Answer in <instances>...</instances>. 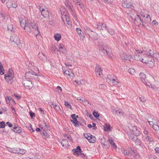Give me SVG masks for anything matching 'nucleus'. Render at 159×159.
Segmentation results:
<instances>
[{
    "label": "nucleus",
    "instance_id": "44",
    "mask_svg": "<svg viewBox=\"0 0 159 159\" xmlns=\"http://www.w3.org/2000/svg\"><path fill=\"white\" fill-rule=\"evenodd\" d=\"M76 30L77 32V33L78 34L80 35V36H81V34H83V33H82V32L81 31V29L80 28H77L76 29Z\"/></svg>",
    "mask_w": 159,
    "mask_h": 159
},
{
    "label": "nucleus",
    "instance_id": "57",
    "mask_svg": "<svg viewBox=\"0 0 159 159\" xmlns=\"http://www.w3.org/2000/svg\"><path fill=\"white\" fill-rule=\"evenodd\" d=\"M43 136L44 137V138H47L49 137V135L48 134L47 132H45V134H43Z\"/></svg>",
    "mask_w": 159,
    "mask_h": 159
},
{
    "label": "nucleus",
    "instance_id": "37",
    "mask_svg": "<svg viewBox=\"0 0 159 159\" xmlns=\"http://www.w3.org/2000/svg\"><path fill=\"white\" fill-rule=\"evenodd\" d=\"M156 131H157L159 130V126L157 124V123L156 122L152 127Z\"/></svg>",
    "mask_w": 159,
    "mask_h": 159
},
{
    "label": "nucleus",
    "instance_id": "64",
    "mask_svg": "<svg viewBox=\"0 0 159 159\" xmlns=\"http://www.w3.org/2000/svg\"><path fill=\"white\" fill-rule=\"evenodd\" d=\"M30 131L31 132H33L34 131V130L33 129L32 127V125H31L30 126Z\"/></svg>",
    "mask_w": 159,
    "mask_h": 159
},
{
    "label": "nucleus",
    "instance_id": "29",
    "mask_svg": "<svg viewBox=\"0 0 159 159\" xmlns=\"http://www.w3.org/2000/svg\"><path fill=\"white\" fill-rule=\"evenodd\" d=\"M61 143L63 147L65 146L66 147L68 144V141L66 139L63 140L61 142Z\"/></svg>",
    "mask_w": 159,
    "mask_h": 159
},
{
    "label": "nucleus",
    "instance_id": "26",
    "mask_svg": "<svg viewBox=\"0 0 159 159\" xmlns=\"http://www.w3.org/2000/svg\"><path fill=\"white\" fill-rule=\"evenodd\" d=\"M96 139L95 136L91 134L89 137L88 140L90 143H94L96 141Z\"/></svg>",
    "mask_w": 159,
    "mask_h": 159
},
{
    "label": "nucleus",
    "instance_id": "38",
    "mask_svg": "<svg viewBox=\"0 0 159 159\" xmlns=\"http://www.w3.org/2000/svg\"><path fill=\"white\" fill-rule=\"evenodd\" d=\"M109 142L111 144V146H113V148H114L115 149L117 148L115 143H114V141L111 139L109 140Z\"/></svg>",
    "mask_w": 159,
    "mask_h": 159
},
{
    "label": "nucleus",
    "instance_id": "62",
    "mask_svg": "<svg viewBox=\"0 0 159 159\" xmlns=\"http://www.w3.org/2000/svg\"><path fill=\"white\" fill-rule=\"evenodd\" d=\"M76 99L78 102L80 103H82V100L83 99H82L81 98H77Z\"/></svg>",
    "mask_w": 159,
    "mask_h": 159
},
{
    "label": "nucleus",
    "instance_id": "15",
    "mask_svg": "<svg viewBox=\"0 0 159 159\" xmlns=\"http://www.w3.org/2000/svg\"><path fill=\"white\" fill-rule=\"evenodd\" d=\"M141 16L142 17H145V16L143 15L142 14H140L139 15H137V17H135V18H134V17H133L132 16H131V17L132 18V20L134 21H138V20H139V21H141V22L143 21V20H142L140 18Z\"/></svg>",
    "mask_w": 159,
    "mask_h": 159
},
{
    "label": "nucleus",
    "instance_id": "5",
    "mask_svg": "<svg viewBox=\"0 0 159 159\" xmlns=\"http://www.w3.org/2000/svg\"><path fill=\"white\" fill-rule=\"evenodd\" d=\"M37 73L33 71L32 70L27 72L25 74V77L26 79H32L33 78H35V77L37 78L38 77L37 75Z\"/></svg>",
    "mask_w": 159,
    "mask_h": 159
},
{
    "label": "nucleus",
    "instance_id": "34",
    "mask_svg": "<svg viewBox=\"0 0 159 159\" xmlns=\"http://www.w3.org/2000/svg\"><path fill=\"white\" fill-rule=\"evenodd\" d=\"M128 72L132 75H134L135 73V70L132 68H130L128 70Z\"/></svg>",
    "mask_w": 159,
    "mask_h": 159
},
{
    "label": "nucleus",
    "instance_id": "18",
    "mask_svg": "<svg viewBox=\"0 0 159 159\" xmlns=\"http://www.w3.org/2000/svg\"><path fill=\"white\" fill-rule=\"evenodd\" d=\"M38 57L42 61L45 62L47 60V57L43 52H39L38 54Z\"/></svg>",
    "mask_w": 159,
    "mask_h": 159
},
{
    "label": "nucleus",
    "instance_id": "55",
    "mask_svg": "<svg viewBox=\"0 0 159 159\" xmlns=\"http://www.w3.org/2000/svg\"><path fill=\"white\" fill-rule=\"evenodd\" d=\"M90 135H91V134H84V137L86 139H88V138Z\"/></svg>",
    "mask_w": 159,
    "mask_h": 159
},
{
    "label": "nucleus",
    "instance_id": "43",
    "mask_svg": "<svg viewBox=\"0 0 159 159\" xmlns=\"http://www.w3.org/2000/svg\"><path fill=\"white\" fill-rule=\"evenodd\" d=\"M64 104L65 106L69 108L70 109H72V108L71 107L70 105L67 101H65Z\"/></svg>",
    "mask_w": 159,
    "mask_h": 159
},
{
    "label": "nucleus",
    "instance_id": "31",
    "mask_svg": "<svg viewBox=\"0 0 159 159\" xmlns=\"http://www.w3.org/2000/svg\"><path fill=\"white\" fill-rule=\"evenodd\" d=\"M54 37L56 40L59 41L60 40L61 36V34H57L54 35Z\"/></svg>",
    "mask_w": 159,
    "mask_h": 159
},
{
    "label": "nucleus",
    "instance_id": "16",
    "mask_svg": "<svg viewBox=\"0 0 159 159\" xmlns=\"http://www.w3.org/2000/svg\"><path fill=\"white\" fill-rule=\"evenodd\" d=\"M66 6L68 7L70 11L72 12V14L74 16H75V14L74 13L72 7L71 6L70 3L68 1H66L65 2Z\"/></svg>",
    "mask_w": 159,
    "mask_h": 159
},
{
    "label": "nucleus",
    "instance_id": "20",
    "mask_svg": "<svg viewBox=\"0 0 159 159\" xmlns=\"http://www.w3.org/2000/svg\"><path fill=\"white\" fill-rule=\"evenodd\" d=\"M61 13L62 15L61 17V19L62 21L64 22V23L66 24V22H67V20H68L69 17L66 14H63L62 12L61 11Z\"/></svg>",
    "mask_w": 159,
    "mask_h": 159
},
{
    "label": "nucleus",
    "instance_id": "52",
    "mask_svg": "<svg viewBox=\"0 0 159 159\" xmlns=\"http://www.w3.org/2000/svg\"><path fill=\"white\" fill-rule=\"evenodd\" d=\"M4 69L2 66H0V74L1 75H3L4 74V72H3Z\"/></svg>",
    "mask_w": 159,
    "mask_h": 159
},
{
    "label": "nucleus",
    "instance_id": "53",
    "mask_svg": "<svg viewBox=\"0 0 159 159\" xmlns=\"http://www.w3.org/2000/svg\"><path fill=\"white\" fill-rule=\"evenodd\" d=\"M107 29V31L110 34H114V30H108Z\"/></svg>",
    "mask_w": 159,
    "mask_h": 159
},
{
    "label": "nucleus",
    "instance_id": "40",
    "mask_svg": "<svg viewBox=\"0 0 159 159\" xmlns=\"http://www.w3.org/2000/svg\"><path fill=\"white\" fill-rule=\"evenodd\" d=\"M51 49L52 51H53V52H56L58 51L57 48L56 47V46H55L54 45H52L51 48Z\"/></svg>",
    "mask_w": 159,
    "mask_h": 159
},
{
    "label": "nucleus",
    "instance_id": "50",
    "mask_svg": "<svg viewBox=\"0 0 159 159\" xmlns=\"http://www.w3.org/2000/svg\"><path fill=\"white\" fill-rule=\"evenodd\" d=\"M77 7L78 8H82L84 7V5L82 4L81 2H80V3L77 4Z\"/></svg>",
    "mask_w": 159,
    "mask_h": 159
},
{
    "label": "nucleus",
    "instance_id": "27",
    "mask_svg": "<svg viewBox=\"0 0 159 159\" xmlns=\"http://www.w3.org/2000/svg\"><path fill=\"white\" fill-rule=\"evenodd\" d=\"M112 113L114 114H116L118 116H121V115H123L122 112L121 111L119 110H116L115 109H113L112 110Z\"/></svg>",
    "mask_w": 159,
    "mask_h": 159
},
{
    "label": "nucleus",
    "instance_id": "51",
    "mask_svg": "<svg viewBox=\"0 0 159 159\" xmlns=\"http://www.w3.org/2000/svg\"><path fill=\"white\" fill-rule=\"evenodd\" d=\"M110 126L109 125H107L106 126L104 127V130L105 131H109L110 129Z\"/></svg>",
    "mask_w": 159,
    "mask_h": 159
},
{
    "label": "nucleus",
    "instance_id": "47",
    "mask_svg": "<svg viewBox=\"0 0 159 159\" xmlns=\"http://www.w3.org/2000/svg\"><path fill=\"white\" fill-rule=\"evenodd\" d=\"M49 104H50V106L51 107V108H53L54 109H55L56 107L57 106L56 104H54L52 102H50L49 103Z\"/></svg>",
    "mask_w": 159,
    "mask_h": 159
},
{
    "label": "nucleus",
    "instance_id": "42",
    "mask_svg": "<svg viewBox=\"0 0 159 159\" xmlns=\"http://www.w3.org/2000/svg\"><path fill=\"white\" fill-rule=\"evenodd\" d=\"M139 99L140 101L142 102H145L146 100V98L143 96H141L139 97Z\"/></svg>",
    "mask_w": 159,
    "mask_h": 159
},
{
    "label": "nucleus",
    "instance_id": "9",
    "mask_svg": "<svg viewBox=\"0 0 159 159\" xmlns=\"http://www.w3.org/2000/svg\"><path fill=\"white\" fill-rule=\"evenodd\" d=\"M26 88L30 89L33 86V84L30 79H26L23 82Z\"/></svg>",
    "mask_w": 159,
    "mask_h": 159
},
{
    "label": "nucleus",
    "instance_id": "19",
    "mask_svg": "<svg viewBox=\"0 0 159 159\" xmlns=\"http://www.w3.org/2000/svg\"><path fill=\"white\" fill-rule=\"evenodd\" d=\"M149 49L152 52V54H150V55H151V57L152 58L153 60V67L154 65V58H155V59H156L157 58H158V57H159V55L157 53H154V51L153 50H152L150 49Z\"/></svg>",
    "mask_w": 159,
    "mask_h": 159
},
{
    "label": "nucleus",
    "instance_id": "56",
    "mask_svg": "<svg viewBox=\"0 0 159 159\" xmlns=\"http://www.w3.org/2000/svg\"><path fill=\"white\" fill-rule=\"evenodd\" d=\"M99 88L101 89H105L106 86L104 85V84H100L99 85Z\"/></svg>",
    "mask_w": 159,
    "mask_h": 159
},
{
    "label": "nucleus",
    "instance_id": "63",
    "mask_svg": "<svg viewBox=\"0 0 159 159\" xmlns=\"http://www.w3.org/2000/svg\"><path fill=\"white\" fill-rule=\"evenodd\" d=\"M155 150L156 153L159 154V147H156L155 148Z\"/></svg>",
    "mask_w": 159,
    "mask_h": 159
},
{
    "label": "nucleus",
    "instance_id": "60",
    "mask_svg": "<svg viewBox=\"0 0 159 159\" xmlns=\"http://www.w3.org/2000/svg\"><path fill=\"white\" fill-rule=\"evenodd\" d=\"M73 1L74 3L75 4L80 3V0H73Z\"/></svg>",
    "mask_w": 159,
    "mask_h": 159
},
{
    "label": "nucleus",
    "instance_id": "22",
    "mask_svg": "<svg viewBox=\"0 0 159 159\" xmlns=\"http://www.w3.org/2000/svg\"><path fill=\"white\" fill-rule=\"evenodd\" d=\"M26 152V150L25 149L18 148L16 149V152L13 151V152L14 153H17L21 154H23L25 153Z\"/></svg>",
    "mask_w": 159,
    "mask_h": 159
},
{
    "label": "nucleus",
    "instance_id": "32",
    "mask_svg": "<svg viewBox=\"0 0 159 159\" xmlns=\"http://www.w3.org/2000/svg\"><path fill=\"white\" fill-rule=\"evenodd\" d=\"M13 129L14 132L18 133H19L21 132V130L20 129V128L18 127H15L13 128Z\"/></svg>",
    "mask_w": 159,
    "mask_h": 159
},
{
    "label": "nucleus",
    "instance_id": "2",
    "mask_svg": "<svg viewBox=\"0 0 159 159\" xmlns=\"http://www.w3.org/2000/svg\"><path fill=\"white\" fill-rule=\"evenodd\" d=\"M20 22L21 27L24 28L28 33H32L36 36L40 33L37 25L34 22H30L27 23L25 19H23Z\"/></svg>",
    "mask_w": 159,
    "mask_h": 159
},
{
    "label": "nucleus",
    "instance_id": "49",
    "mask_svg": "<svg viewBox=\"0 0 159 159\" xmlns=\"http://www.w3.org/2000/svg\"><path fill=\"white\" fill-rule=\"evenodd\" d=\"M93 114L96 118H98L99 116V114L98 112L94 111H93Z\"/></svg>",
    "mask_w": 159,
    "mask_h": 159
},
{
    "label": "nucleus",
    "instance_id": "4",
    "mask_svg": "<svg viewBox=\"0 0 159 159\" xmlns=\"http://www.w3.org/2000/svg\"><path fill=\"white\" fill-rule=\"evenodd\" d=\"M14 75L12 70H9L7 74L5 75V78L8 83H11L13 82Z\"/></svg>",
    "mask_w": 159,
    "mask_h": 159
},
{
    "label": "nucleus",
    "instance_id": "41",
    "mask_svg": "<svg viewBox=\"0 0 159 159\" xmlns=\"http://www.w3.org/2000/svg\"><path fill=\"white\" fill-rule=\"evenodd\" d=\"M82 102L83 104L85 105H88L89 104L90 105H91L89 103V102L88 101L86 100L85 99H83L82 100Z\"/></svg>",
    "mask_w": 159,
    "mask_h": 159
},
{
    "label": "nucleus",
    "instance_id": "17",
    "mask_svg": "<svg viewBox=\"0 0 159 159\" xmlns=\"http://www.w3.org/2000/svg\"><path fill=\"white\" fill-rule=\"evenodd\" d=\"M139 76L142 82L145 85H147L146 80L145 79L146 78L145 75L143 73L141 72L139 74Z\"/></svg>",
    "mask_w": 159,
    "mask_h": 159
},
{
    "label": "nucleus",
    "instance_id": "30",
    "mask_svg": "<svg viewBox=\"0 0 159 159\" xmlns=\"http://www.w3.org/2000/svg\"><path fill=\"white\" fill-rule=\"evenodd\" d=\"M131 133H131L130 132H129L128 133V135H129V138L130 139H131L133 140H134L136 139V138H135L134 137V134H131Z\"/></svg>",
    "mask_w": 159,
    "mask_h": 159
},
{
    "label": "nucleus",
    "instance_id": "58",
    "mask_svg": "<svg viewBox=\"0 0 159 159\" xmlns=\"http://www.w3.org/2000/svg\"><path fill=\"white\" fill-rule=\"evenodd\" d=\"M66 25L67 24L68 25H71V22L69 18L68 19V20H67V22H66V24H65Z\"/></svg>",
    "mask_w": 159,
    "mask_h": 159
},
{
    "label": "nucleus",
    "instance_id": "25",
    "mask_svg": "<svg viewBox=\"0 0 159 159\" xmlns=\"http://www.w3.org/2000/svg\"><path fill=\"white\" fill-rule=\"evenodd\" d=\"M122 5L125 8H129L131 6L130 4L127 1L124 0L122 1Z\"/></svg>",
    "mask_w": 159,
    "mask_h": 159
},
{
    "label": "nucleus",
    "instance_id": "61",
    "mask_svg": "<svg viewBox=\"0 0 159 159\" xmlns=\"http://www.w3.org/2000/svg\"><path fill=\"white\" fill-rule=\"evenodd\" d=\"M55 109L57 111H58L60 110V108L59 106L57 105Z\"/></svg>",
    "mask_w": 159,
    "mask_h": 159
},
{
    "label": "nucleus",
    "instance_id": "24",
    "mask_svg": "<svg viewBox=\"0 0 159 159\" xmlns=\"http://www.w3.org/2000/svg\"><path fill=\"white\" fill-rule=\"evenodd\" d=\"M58 51L59 52H65L66 51V49L65 48L64 45L62 43L59 44V46Z\"/></svg>",
    "mask_w": 159,
    "mask_h": 159
},
{
    "label": "nucleus",
    "instance_id": "7",
    "mask_svg": "<svg viewBox=\"0 0 159 159\" xmlns=\"http://www.w3.org/2000/svg\"><path fill=\"white\" fill-rule=\"evenodd\" d=\"M120 56L121 58L124 60H128L131 62H133L134 59L129 55H127L125 53L123 52H121L120 54Z\"/></svg>",
    "mask_w": 159,
    "mask_h": 159
},
{
    "label": "nucleus",
    "instance_id": "59",
    "mask_svg": "<svg viewBox=\"0 0 159 159\" xmlns=\"http://www.w3.org/2000/svg\"><path fill=\"white\" fill-rule=\"evenodd\" d=\"M105 139L104 138H102L101 139V140L100 141V142L101 143L104 145H105Z\"/></svg>",
    "mask_w": 159,
    "mask_h": 159
},
{
    "label": "nucleus",
    "instance_id": "21",
    "mask_svg": "<svg viewBox=\"0 0 159 159\" xmlns=\"http://www.w3.org/2000/svg\"><path fill=\"white\" fill-rule=\"evenodd\" d=\"M107 26L105 24L98 23V25L97 29L100 30H103L104 29H107Z\"/></svg>",
    "mask_w": 159,
    "mask_h": 159
},
{
    "label": "nucleus",
    "instance_id": "12",
    "mask_svg": "<svg viewBox=\"0 0 159 159\" xmlns=\"http://www.w3.org/2000/svg\"><path fill=\"white\" fill-rule=\"evenodd\" d=\"M107 81H108L109 82H110V83H112L114 85H118V86H119V84H120L118 80L116 78H113L112 79H109L108 78H107Z\"/></svg>",
    "mask_w": 159,
    "mask_h": 159
},
{
    "label": "nucleus",
    "instance_id": "45",
    "mask_svg": "<svg viewBox=\"0 0 159 159\" xmlns=\"http://www.w3.org/2000/svg\"><path fill=\"white\" fill-rule=\"evenodd\" d=\"M6 126L5 123L4 121H2L0 122V128H3Z\"/></svg>",
    "mask_w": 159,
    "mask_h": 159
},
{
    "label": "nucleus",
    "instance_id": "35",
    "mask_svg": "<svg viewBox=\"0 0 159 159\" xmlns=\"http://www.w3.org/2000/svg\"><path fill=\"white\" fill-rule=\"evenodd\" d=\"M72 151L73 152V154L77 156H78L79 155L80 153V151H78L75 149H73L72 150Z\"/></svg>",
    "mask_w": 159,
    "mask_h": 159
},
{
    "label": "nucleus",
    "instance_id": "28",
    "mask_svg": "<svg viewBox=\"0 0 159 159\" xmlns=\"http://www.w3.org/2000/svg\"><path fill=\"white\" fill-rule=\"evenodd\" d=\"M72 118L73 120H71V121L72 122L74 125L75 126L79 127V125L78 123L77 122V120L76 117H75Z\"/></svg>",
    "mask_w": 159,
    "mask_h": 159
},
{
    "label": "nucleus",
    "instance_id": "6",
    "mask_svg": "<svg viewBox=\"0 0 159 159\" xmlns=\"http://www.w3.org/2000/svg\"><path fill=\"white\" fill-rule=\"evenodd\" d=\"M39 10L41 12L42 15L44 18H47L48 19L49 18V13L48 11V10L46 7H42L40 6H39ZM47 20H49L47 19Z\"/></svg>",
    "mask_w": 159,
    "mask_h": 159
},
{
    "label": "nucleus",
    "instance_id": "1",
    "mask_svg": "<svg viewBox=\"0 0 159 159\" xmlns=\"http://www.w3.org/2000/svg\"><path fill=\"white\" fill-rule=\"evenodd\" d=\"M143 56L140 57L139 54H137L134 57L135 60L140 61L142 62L145 63L147 66L152 67L153 64V60L150 55L152 53V52L149 48L145 47L143 48Z\"/></svg>",
    "mask_w": 159,
    "mask_h": 159
},
{
    "label": "nucleus",
    "instance_id": "39",
    "mask_svg": "<svg viewBox=\"0 0 159 159\" xmlns=\"http://www.w3.org/2000/svg\"><path fill=\"white\" fill-rule=\"evenodd\" d=\"M8 30L11 32H13L14 31L12 25L10 24L8 25Z\"/></svg>",
    "mask_w": 159,
    "mask_h": 159
},
{
    "label": "nucleus",
    "instance_id": "3",
    "mask_svg": "<svg viewBox=\"0 0 159 159\" xmlns=\"http://www.w3.org/2000/svg\"><path fill=\"white\" fill-rule=\"evenodd\" d=\"M98 48L99 50L103 52L104 53L106 52L107 54L111 57V52L110 48L107 45L104 44H99L98 45Z\"/></svg>",
    "mask_w": 159,
    "mask_h": 159
},
{
    "label": "nucleus",
    "instance_id": "8",
    "mask_svg": "<svg viewBox=\"0 0 159 159\" xmlns=\"http://www.w3.org/2000/svg\"><path fill=\"white\" fill-rule=\"evenodd\" d=\"M10 41L13 43V44H16L17 45H19L20 43V40L19 37L17 35H13L11 37Z\"/></svg>",
    "mask_w": 159,
    "mask_h": 159
},
{
    "label": "nucleus",
    "instance_id": "48",
    "mask_svg": "<svg viewBox=\"0 0 159 159\" xmlns=\"http://www.w3.org/2000/svg\"><path fill=\"white\" fill-rule=\"evenodd\" d=\"M5 19V16L3 13H0V21H2Z\"/></svg>",
    "mask_w": 159,
    "mask_h": 159
},
{
    "label": "nucleus",
    "instance_id": "14",
    "mask_svg": "<svg viewBox=\"0 0 159 159\" xmlns=\"http://www.w3.org/2000/svg\"><path fill=\"white\" fill-rule=\"evenodd\" d=\"M129 155L132 158H135L136 159H140L139 155L137 152L134 150H131L130 151Z\"/></svg>",
    "mask_w": 159,
    "mask_h": 159
},
{
    "label": "nucleus",
    "instance_id": "33",
    "mask_svg": "<svg viewBox=\"0 0 159 159\" xmlns=\"http://www.w3.org/2000/svg\"><path fill=\"white\" fill-rule=\"evenodd\" d=\"M100 71H102V70L99 66H96L95 68V72L97 76L98 75V73Z\"/></svg>",
    "mask_w": 159,
    "mask_h": 159
},
{
    "label": "nucleus",
    "instance_id": "54",
    "mask_svg": "<svg viewBox=\"0 0 159 159\" xmlns=\"http://www.w3.org/2000/svg\"><path fill=\"white\" fill-rule=\"evenodd\" d=\"M148 122L149 124L151 126H152V127H153V126L154 125V124H155V123L156 122H153L152 121H148Z\"/></svg>",
    "mask_w": 159,
    "mask_h": 159
},
{
    "label": "nucleus",
    "instance_id": "10",
    "mask_svg": "<svg viewBox=\"0 0 159 159\" xmlns=\"http://www.w3.org/2000/svg\"><path fill=\"white\" fill-rule=\"evenodd\" d=\"M6 4L8 8L12 7L13 8H16L17 6L16 2L14 1H8L7 2Z\"/></svg>",
    "mask_w": 159,
    "mask_h": 159
},
{
    "label": "nucleus",
    "instance_id": "23",
    "mask_svg": "<svg viewBox=\"0 0 159 159\" xmlns=\"http://www.w3.org/2000/svg\"><path fill=\"white\" fill-rule=\"evenodd\" d=\"M145 140L147 141L150 145H152L153 144V139L151 137L148 136H145Z\"/></svg>",
    "mask_w": 159,
    "mask_h": 159
},
{
    "label": "nucleus",
    "instance_id": "46",
    "mask_svg": "<svg viewBox=\"0 0 159 159\" xmlns=\"http://www.w3.org/2000/svg\"><path fill=\"white\" fill-rule=\"evenodd\" d=\"M151 21V19L150 17V16L148 15H146V23H149Z\"/></svg>",
    "mask_w": 159,
    "mask_h": 159
},
{
    "label": "nucleus",
    "instance_id": "36",
    "mask_svg": "<svg viewBox=\"0 0 159 159\" xmlns=\"http://www.w3.org/2000/svg\"><path fill=\"white\" fill-rule=\"evenodd\" d=\"M121 151L122 153L125 155H129V154L130 152H128L125 148H122L121 149Z\"/></svg>",
    "mask_w": 159,
    "mask_h": 159
},
{
    "label": "nucleus",
    "instance_id": "11",
    "mask_svg": "<svg viewBox=\"0 0 159 159\" xmlns=\"http://www.w3.org/2000/svg\"><path fill=\"white\" fill-rule=\"evenodd\" d=\"M130 131L131 133H133L136 136H137L139 135L140 131L137 128V126H132Z\"/></svg>",
    "mask_w": 159,
    "mask_h": 159
},
{
    "label": "nucleus",
    "instance_id": "13",
    "mask_svg": "<svg viewBox=\"0 0 159 159\" xmlns=\"http://www.w3.org/2000/svg\"><path fill=\"white\" fill-rule=\"evenodd\" d=\"M71 72L72 71L70 70H66L63 72V74L64 75L68 78L72 79L74 77V75Z\"/></svg>",
    "mask_w": 159,
    "mask_h": 159
}]
</instances>
